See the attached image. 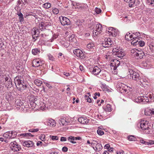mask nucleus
<instances>
[{"label": "nucleus", "instance_id": "nucleus-9", "mask_svg": "<svg viewBox=\"0 0 154 154\" xmlns=\"http://www.w3.org/2000/svg\"><path fill=\"white\" fill-rule=\"evenodd\" d=\"M112 51L116 53L115 54L118 57L121 59L125 55V53L123 51V50L120 49H119L118 48L113 49Z\"/></svg>", "mask_w": 154, "mask_h": 154}, {"label": "nucleus", "instance_id": "nucleus-8", "mask_svg": "<svg viewBox=\"0 0 154 154\" xmlns=\"http://www.w3.org/2000/svg\"><path fill=\"white\" fill-rule=\"evenodd\" d=\"M17 134L16 132L11 131L5 133L3 135V136L5 138L11 139L14 138L16 137Z\"/></svg>", "mask_w": 154, "mask_h": 154}, {"label": "nucleus", "instance_id": "nucleus-53", "mask_svg": "<svg viewBox=\"0 0 154 154\" xmlns=\"http://www.w3.org/2000/svg\"><path fill=\"white\" fill-rule=\"evenodd\" d=\"M140 79V82L142 84L143 83H146V82L148 81V80L146 79H144L143 78H141V79Z\"/></svg>", "mask_w": 154, "mask_h": 154}, {"label": "nucleus", "instance_id": "nucleus-24", "mask_svg": "<svg viewBox=\"0 0 154 154\" xmlns=\"http://www.w3.org/2000/svg\"><path fill=\"white\" fill-rule=\"evenodd\" d=\"M100 73L101 75L100 77L106 81L109 79H108L109 75L106 71L104 70H101Z\"/></svg>", "mask_w": 154, "mask_h": 154}, {"label": "nucleus", "instance_id": "nucleus-57", "mask_svg": "<svg viewBox=\"0 0 154 154\" xmlns=\"http://www.w3.org/2000/svg\"><path fill=\"white\" fill-rule=\"evenodd\" d=\"M97 132L99 135H103L104 134V132L103 131L100 130H97Z\"/></svg>", "mask_w": 154, "mask_h": 154}, {"label": "nucleus", "instance_id": "nucleus-54", "mask_svg": "<svg viewBox=\"0 0 154 154\" xmlns=\"http://www.w3.org/2000/svg\"><path fill=\"white\" fill-rule=\"evenodd\" d=\"M124 1L127 2H131V3H132V4L131 5H132L134 3L135 0H124ZM129 5H131L130 4H129Z\"/></svg>", "mask_w": 154, "mask_h": 154}, {"label": "nucleus", "instance_id": "nucleus-31", "mask_svg": "<svg viewBox=\"0 0 154 154\" xmlns=\"http://www.w3.org/2000/svg\"><path fill=\"white\" fill-rule=\"evenodd\" d=\"M102 146L101 144L98 143L96 144L93 149L96 151H99L102 149Z\"/></svg>", "mask_w": 154, "mask_h": 154}, {"label": "nucleus", "instance_id": "nucleus-40", "mask_svg": "<svg viewBox=\"0 0 154 154\" xmlns=\"http://www.w3.org/2000/svg\"><path fill=\"white\" fill-rule=\"evenodd\" d=\"M150 49L152 52H154V43L149 42L148 43Z\"/></svg>", "mask_w": 154, "mask_h": 154}, {"label": "nucleus", "instance_id": "nucleus-34", "mask_svg": "<svg viewBox=\"0 0 154 154\" xmlns=\"http://www.w3.org/2000/svg\"><path fill=\"white\" fill-rule=\"evenodd\" d=\"M149 63V62H142L141 63V66L146 68H149L150 66L149 64L148 63Z\"/></svg>", "mask_w": 154, "mask_h": 154}, {"label": "nucleus", "instance_id": "nucleus-5", "mask_svg": "<svg viewBox=\"0 0 154 154\" xmlns=\"http://www.w3.org/2000/svg\"><path fill=\"white\" fill-rule=\"evenodd\" d=\"M132 99L134 101L137 103H140L141 102L147 103L149 101L148 97L146 96L138 97L134 96L132 97Z\"/></svg>", "mask_w": 154, "mask_h": 154}, {"label": "nucleus", "instance_id": "nucleus-11", "mask_svg": "<svg viewBox=\"0 0 154 154\" xmlns=\"http://www.w3.org/2000/svg\"><path fill=\"white\" fill-rule=\"evenodd\" d=\"M44 62L40 59L37 58L34 59L32 62V66L35 67H38L42 66Z\"/></svg>", "mask_w": 154, "mask_h": 154}, {"label": "nucleus", "instance_id": "nucleus-49", "mask_svg": "<svg viewBox=\"0 0 154 154\" xmlns=\"http://www.w3.org/2000/svg\"><path fill=\"white\" fill-rule=\"evenodd\" d=\"M79 7L80 8V10L86 8L87 6V5L85 4H81L79 3Z\"/></svg>", "mask_w": 154, "mask_h": 154}, {"label": "nucleus", "instance_id": "nucleus-2", "mask_svg": "<svg viewBox=\"0 0 154 154\" xmlns=\"http://www.w3.org/2000/svg\"><path fill=\"white\" fill-rule=\"evenodd\" d=\"M131 56L137 59L142 58L144 55L142 50L139 51L136 48L131 49Z\"/></svg>", "mask_w": 154, "mask_h": 154}, {"label": "nucleus", "instance_id": "nucleus-51", "mask_svg": "<svg viewBox=\"0 0 154 154\" xmlns=\"http://www.w3.org/2000/svg\"><path fill=\"white\" fill-rule=\"evenodd\" d=\"M101 10L97 8H96L94 10V12H95L97 14H99L101 13Z\"/></svg>", "mask_w": 154, "mask_h": 154}, {"label": "nucleus", "instance_id": "nucleus-46", "mask_svg": "<svg viewBox=\"0 0 154 154\" xmlns=\"http://www.w3.org/2000/svg\"><path fill=\"white\" fill-rule=\"evenodd\" d=\"M4 78L5 79V82H6L9 80H11V79L9 77V75L8 74L7 75H4Z\"/></svg>", "mask_w": 154, "mask_h": 154}, {"label": "nucleus", "instance_id": "nucleus-27", "mask_svg": "<svg viewBox=\"0 0 154 154\" xmlns=\"http://www.w3.org/2000/svg\"><path fill=\"white\" fill-rule=\"evenodd\" d=\"M39 32V30L36 28H33L32 30V34L34 39H35V37H37L38 36Z\"/></svg>", "mask_w": 154, "mask_h": 154}, {"label": "nucleus", "instance_id": "nucleus-32", "mask_svg": "<svg viewBox=\"0 0 154 154\" xmlns=\"http://www.w3.org/2000/svg\"><path fill=\"white\" fill-rule=\"evenodd\" d=\"M152 109L147 108L145 110V114L146 115L150 116L152 115Z\"/></svg>", "mask_w": 154, "mask_h": 154}, {"label": "nucleus", "instance_id": "nucleus-47", "mask_svg": "<svg viewBox=\"0 0 154 154\" xmlns=\"http://www.w3.org/2000/svg\"><path fill=\"white\" fill-rule=\"evenodd\" d=\"M128 139L130 141H135L136 139L135 137L132 135L128 137Z\"/></svg>", "mask_w": 154, "mask_h": 154}, {"label": "nucleus", "instance_id": "nucleus-4", "mask_svg": "<svg viewBox=\"0 0 154 154\" xmlns=\"http://www.w3.org/2000/svg\"><path fill=\"white\" fill-rule=\"evenodd\" d=\"M120 62L116 59L112 60L110 62V66L113 73L116 74L117 72L116 70L117 67L120 65Z\"/></svg>", "mask_w": 154, "mask_h": 154}, {"label": "nucleus", "instance_id": "nucleus-25", "mask_svg": "<svg viewBox=\"0 0 154 154\" xmlns=\"http://www.w3.org/2000/svg\"><path fill=\"white\" fill-rule=\"evenodd\" d=\"M136 35V33L131 34L129 32H128L125 36V39L127 40H132L134 38H135Z\"/></svg>", "mask_w": 154, "mask_h": 154}, {"label": "nucleus", "instance_id": "nucleus-13", "mask_svg": "<svg viewBox=\"0 0 154 154\" xmlns=\"http://www.w3.org/2000/svg\"><path fill=\"white\" fill-rule=\"evenodd\" d=\"M90 71L92 74L97 75L100 72L101 70L100 68L97 66H96L94 67L90 68Z\"/></svg>", "mask_w": 154, "mask_h": 154}, {"label": "nucleus", "instance_id": "nucleus-26", "mask_svg": "<svg viewBox=\"0 0 154 154\" xmlns=\"http://www.w3.org/2000/svg\"><path fill=\"white\" fill-rule=\"evenodd\" d=\"M22 144L24 146H26L27 147H32L34 145V143L31 140H28L24 141L23 142Z\"/></svg>", "mask_w": 154, "mask_h": 154}, {"label": "nucleus", "instance_id": "nucleus-10", "mask_svg": "<svg viewBox=\"0 0 154 154\" xmlns=\"http://www.w3.org/2000/svg\"><path fill=\"white\" fill-rule=\"evenodd\" d=\"M10 146L11 150L14 152L18 151L21 149L20 146L15 141L11 142Z\"/></svg>", "mask_w": 154, "mask_h": 154}, {"label": "nucleus", "instance_id": "nucleus-56", "mask_svg": "<svg viewBox=\"0 0 154 154\" xmlns=\"http://www.w3.org/2000/svg\"><path fill=\"white\" fill-rule=\"evenodd\" d=\"M33 2L35 3H37L38 4H41L42 3V0H35V1H33Z\"/></svg>", "mask_w": 154, "mask_h": 154}, {"label": "nucleus", "instance_id": "nucleus-39", "mask_svg": "<svg viewBox=\"0 0 154 154\" xmlns=\"http://www.w3.org/2000/svg\"><path fill=\"white\" fill-rule=\"evenodd\" d=\"M89 96H90V95L89 93H88V95H85V99L87 101L90 103L91 102V100L90 98L89 97Z\"/></svg>", "mask_w": 154, "mask_h": 154}, {"label": "nucleus", "instance_id": "nucleus-6", "mask_svg": "<svg viewBox=\"0 0 154 154\" xmlns=\"http://www.w3.org/2000/svg\"><path fill=\"white\" fill-rule=\"evenodd\" d=\"M128 78L134 80H137L139 79L140 76L139 73L137 72L134 71L132 69H128Z\"/></svg>", "mask_w": 154, "mask_h": 154}, {"label": "nucleus", "instance_id": "nucleus-3", "mask_svg": "<svg viewBox=\"0 0 154 154\" xmlns=\"http://www.w3.org/2000/svg\"><path fill=\"white\" fill-rule=\"evenodd\" d=\"M22 78L20 77L17 76L14 79V81L16 86L20 90L25 89L26 86L24 85Z\"/></svg>", "mask_w": 154, "mask_h": 154}, {"label": "nucleus", "instance_id": "nucleus-45", "mask_svg": "<svg viewBox=\"0 0 154 154\" xmlns=\"http://www.w3.org/2000/svg\"><path fill=\"white\" fill-rule=\"evenodd\" d=\"M45 135L44 134H41L39 136V139L42 140V141H45Z\"/></svg>", "mask_w": 154, "mask_h": 154}, {"label": "nucleus", "instance_id": "nucleus-55", "mask_svg": "<svg viewBox=\"0 0 154 154\" xmlns=\"http://www.w3.org/2000/svg\"><path fill=\"white\" fill-rule=\"evenodd\" d=\"M48 59L49 60H54V57L50 54H48Z\"/></svg>", "mask_w": 154, "mask_h": 154}, {"label": "nucleus", "instance_id": "nucleus-43", "mask_svg": "<svg viewBox=\"0 0 154 154\" xmlns=\"http://www.w3.org/2000/svg\"><path fill=\"white\" fill-rule=\"evenodd\" d=\"M52 11L54 14H57L59 12L58 9L55 8H52Z\"/></svg>", "mask_w": 154, "mask_h": 154}, {"label": "nucleus", "instance_id": "nucleus-62", "mask_svg": "<svg viewBox=\"0 0 154 154\" xmlns=\"http://www.w3.org/2000/svg\"><path fill=\"white\" fill-rule=\"evenodd\" d=\"M72 4L75 8V7H77V6H79V3L75 2H73L72 3Z\"/></svg>", "mask_w": 154, "mask_h": 154}, {"label": "nucleus", "instance_id": "nucleus-58", "mask_svg": "<svg viewBox=\"0 0 154 154\" xmlns=\"http://www.w3.org/2000/svg\"><path fill=\"white\" fill-rule=\"evenodd\" d=\"M75 39L74 38V35H72L69 38V40L71 42H72L74 41Z\"/></svg>", "mask_w": 154, "mask_h": 154}, {"label": "nucleus", "instance_id": "nucleus-17", "mask_svg": "<svg viewBox=\"0 0 154 154\" xmlns=\"http://www.w3.org/2000/svg\"><path fill=\"white\" fill-rule=\"evenodd\" d=\"M44 123L45 125L50 127H54L56 125V122L54 120L51 119H47L46 121Z\"/></svg>", "mask_w": 154, "mask_h": 154}, {"label": "nucleus", "instance_id": "nucleus-48", "mask_svg": "<svg viewBox=\"0 0 154 154\" xmlns=\"http://www.w3.org/2000/svg\"><path fill=\"white\" fill-rule=\"evenodd\" d=\"M34 14L32 12H28L26 13L24 15V17H27L28 16H33L35 17V15H34Z\"/></svg>", "mask_w": 154, "mask_h": 154}, {"label": "nucleus", "instance_id": "nucleus-37", "mask_svg": "<svg viewBox=\"0 0 154 154\" xmlns=\"http://www.w3.org/2000/svg\"><path fill=\"white\" fill-rule=\"evenodd\" d=\"M40 50L37 48L33 49L32 50V54L34 55H37L40 53Z\"/></svg>", "mask_w": 154, "mask_h": 154}, {"label": "nucleus", "instance_id": "nucleus-44", "mask_svg": "<svg viewBox=\"0 0 154 154\" xmlns=\"http://www.w3.org/2000/svg\"><path fill=\"white\" fill-rule=\"evenodd\" d=\"M141 38H140V41L139 42V44L138 45H139L140 47H143L145 45V43L143 41L141 40Z\"/></svg>", "mask_w": 154, "mask_h": 154}, {"label": "nucleus", "instance_id": "nucleus-7", "mask_svg": "<svg viewBox=\"0 0 154 154\" xmlns=\"http://www.w3.org/2000/svg\"><path fill=\"white\" fill-rule=\"evenodd\" d=\"M106 34H108L110 35H111L113 37L117 36L119 34L118 30L112 27L109 28L108 30L106 32Z\"/></svg>", "mask_w": 154, "mask_h": 154}, {"label": "nucleus", "instance_id": "nucleus-63", "mask_svg": "<svg viewBox=\"0 0 154 154\" xmlns=\"http://www.w3.org/2000/svg\"><path fill=\"white\" fill-rule=\"evenodd\" d=\"M30 6L32 8H34L36 7V5H35V3H33L32 2L31 4H30Z\"/></svg>", "mask_w": 154, "mask_h": 154}, {"label": "nucleus", "instance_id": "nucleus-59", "mask_svg": "<svg viewBox=\"0 0 154 154\" xmlns=\"http://www.w3.org/2000/svg\"><path fill=\"white\" fill-rule=\"evenodd\" d=\"M5 82L6 86H10V85H12V82L11 81V80H9V81Z\"/></svg>", "mask_w": 154, "mask_h": 154}, {"label": "nucleus", "instance_id": "nucleus-38", "mask_svg": "<svg viewBox=\"0 0 154 154\" xmlns=\"http://www.w3.org/2000/svg\"><path fill=\"white\" fill-rule=\"evenodd\" d=\"M34 83L36 85L39 86L41 85L42 82L39 79H37L35 80Z\"/></svg>", "mask_w": 154, "mask_h": 154}, {"label": "nucleus", "instance_id": "nucleus-36", "mask_svg": "<svg viewBox=\"0 0 154 154\" xmlns=\"http://www.w3.org/2000/svg\"><path fill=\"white\" fill-rule=\"evenodd\" d=\"M146 2L148 5L154 6V0H146Z\"/></svg>", "mask_w": 154, "mask_h": 154}, {"label": "nucleus", "instance_id": "nucleus-19", "mask_svg": "<svg viewBox=\"0 0 154 154\" xmlns=\"http://www.w3.org/2000/svg\"><path fill=\"white\" fill-rule=\"evenodd\" d=\"M116 86L118 88H119L120 90H124L125 91H126L127 88H128L127 86L120 82H119L117 83Z\"/></svg>", "mask_w": 154, "mask_h": 154}, {"label": "nucleus", "instance_id": "nucleus-41", "mask_svg": "<svg viewBox=\"0 0 154 154\" xmlns=\"http://www.w3.org/2000/svg\"><path fill=\"white\" fill-rule=\"evenodd\" d=\"M51 6V4L49 3H46L43 5V7L44 8L46 9H48Z\"/></svg>", "mask_w": 154, "mask_h": 154}, {"label": "nucleus", "instance_id": "nucleus-61", "mask_svg": "<svg viewBox=\"0 0 154 154\" xmlns=\"http://www.w3.org/2000/svg\"><path fill=\"white\" fill-rule=\"evenodd\" d=\"M101 88L104 90L107 88V86L105 84H101Z\"/></svg>", "mask_w": 154, "mask_h": 154}, {"label": "nucleus", "instance_id": "nucleus-52", "mask_svg": "<svg viewBox=\"0 0 154 154\" xmlns=\"http://www.w3.org/2000/svg\"><path fill=\"white\" fill-rule=\"evenodd\" d=\"M50 138L53 140H57L59 139L58 137L57 136H50Z\"/></svg>", "mask_w": 154, "mask_h": 154}, {"label": "nucleus", "instance_id": "nucleus-30", "mask_svg": "<svg viewBox=\"0 0 154 154\" xmlns=\"http://www.w3.org/2000/svg\"><path fill=\"white\" fill-rule=\"evenodd\" d=\"M14 101V103H15V104L18 106V107H17V108H19V106L20 107L21 106H22V105L23 104V103L20 99H15Z\"/></svg>", "mask_w": 154, "mask_h": 154}, {"label": "nucleus", "instance_id": "nucleus-42", "mask_svg": "<svg viewBox=\"0 0 154 154\" xmlns=\"http://www.w3.org/2000/svg\"><path fill=\"white\" fill-rule=\"evenodd\" d=\"M2 117L1 119V123L2 124H4L7 121L8 117L7 116L5 115V116L3 117L2 116Z\"/></svg>", "mask_w": 154, "mask_h": 154}, {"label": "nucleus", "instance_id": "nucleus-35", "mask_svg": "<svg viewBox=\"0 0 154 154\" xmlns=\"http://www.w3.org/2000/svg\"><path fill=\"white\" fill-rule=\"evenodd\" d=\"M17 14L18 15L19 17V20L20 22H22L23 21V15L22 13L20 12H17Z\"/></svg>", "mask_w": 154, "mask_h": 154}, {"label": "nucleus", "instance_id": "nucleus-50", "mask_svg": "<svg viewBox=\"0 0 154 154\" xmlns=\"http://www.w3.org/2000/svg\"><path fill=\"white\" fill-rule=\"evenodd\" d=\"M91 146L93 148H94L95 145H96V144H97V142L96 141L94 140H92L91 141Z\"/></svg>", "mask_w": 154, "mask_h": 154}, {"label": "nucleus", "instance_id": "nucleus-28", "mask_svg": "<svg viewBox=\"0 0 154 154\" xmlns=\"http://www.w3.org/2000/svg\"><path fill=\"white\" fill-rule=\"evenodd\" d=\"M81 139V138L80 137H74L72 136H70L68 138V140L73 143H76L75 140H80Z\"/></svg>", "mask_w": 154, "mask_h": 154}, {"label": "nucleus", "instance_id": "nucleus-18", "mask_svg": "<svg viewBox=\"0 0 154 154\" xmlns=\"http://www.w3.org/2000/svg\"><path fill=\"white\" fill-rule=\"evenodd\" d=\"M69 122V121L68 119L65 117L61 118L59 121V123L61 126L67 125Z\"/></svg>", "mask_w": 154, "mask_h": 154}, {"label": "nucleus", "instance_id": "nucleus-33", "mask_svg": "<svg viewBox=\"0 0 154 154\" xmlns=\"http://www.w3.org/2000/svg\"><path fill=\"white\" fill-rule=\"evenodd\" d=\"M103 108L106 111L111 112L112 111L111 107L109 104H107L106 106H104Z\"/></svg>", "mask_w": 154, "mask_h": 154}, {"label": "nucleus", "instance_id": "nucleus-14", "mask_svg": "<svg viewBox=\"0 0 154 154\" xmlns=\"http://www.w3.org/2000/svg\"><path fill=\"white\" fill-rule=\"evenodd\" d=\"M102 30L101 25L97 24L96 26L95 29L93 31V34L94 36H96L100 33Z\"/></svg>", "mask_w": 154, "mask_h": 154}, {"label": "nucleus", "instance_id": "nucleus-16", "mask_svg": "<svg viewBox=\"0 0 154 154\" xmlns=\"http://www.w3.org/2000/svg\"><path fill=\"white\" fill-rule=\"evenodd\" d=\"M59 19L62 25L64 26L69 24L70 21L69 19L67 17L62 16H60Z\"/></svg>", "mask_w": 154, "mask_h": 154}, {"label": "nucleus", "instance_id": "nucleus-64", "mask_svg": "<svg viewBox=\"0 0 154 154\" xmlns=\"http://www.w3.org/2000/svg\"><path fill=\"white\" fill-rule=\"evenodd\" d=\"M70 90V88H68L66 89V93L68 95L71 94Z\"/></svg>", "mask_w": 154, "mask_h": 154}, {"label": "nucleus", "instance_id": "nucleus-22", "mask_svg": "<svg viewBox=\"0 0 154 154\" xmlns=\"http://www.w3.org/2000/svg\"><path fill=\"white\" fill-rule=\"evenodd\" d=\"M87 48L88 50L91 51H93L96 49V47L93 42L89 43L87 45Z\"/></svg>", "mask_w": 154, "mask_h": 154}, {"label": "nucleus", "instance_id": "nucleus-20", "mask_svg": "<svg viewBox=\"0 0 154 154\" xmlns=\"http://www.w3.org/2000/svg\"><path fill=\"white\" fill-rule=\"evenodd\" d=\"M78 121L82 124H87L90 123L91 120L86 117H82L78 118Z\"/></svg>", "mask_w": 154, "mask_h": 154}, {"label": "nucleus", "instance_id": "nucleus-29", "mask_svg": "<svg viewBox=\"0 0 154 154\" xmlns=\"http://www.w3.org/2000/svg\"><path fill=\"white\" fill-rule=\"evenodd\" d=\"M140 142L141 143L143 144L146 145H152L154 144V141L152 140H149L147 141H145L143 139L140 140Z\"/></svg>", "mask_w": 154, "mask_h": 154}, {"label": "nucleus", "instance_id": "nucleus-15", "mask_svg": "<svg viewBox=\"0 0 154 154\" xmlns=\"http://www.w3.org/2000/svg\"><path fill=\"white\" fill-rule=\"evenodd\" d=\"M136 37L135 38H134L131 42V44L132 45L134 46H136L138 45L139 42L140 41V37L137 38V37L140 36V34L139 32H137L136 33Z\"/></svg>", "mask_w": 154, "mask_h": 154}, {"label": "nucleus", "instance_id": "nucleus-1", "mask_svg": "<svg viewBox=\"0 0 154 154\" xmlns=\"http://www.w3.org/2000/svg\"><path fill=\"white\" fill-rule=\"evenodd\" d=\"M140 127L142 129L144 130L146 134H149L150 133L151 126L148 121L144 120H141L140 122Z\"/></svg>", "mask_w": 154, "mask_h": 154}, {"label": "nucleus", "instance_id": "nucleus-21", "mask_svg": "<svg viewBox=\"0 0 154 154\" xmlns=\"http://www.w3.org/2000/svg\"><path fill=\"white\" fill-rule=\"evenodd\" d=\"M74 54L78 57H79L82 58L84 57V54L83 51L79 49H75L73 51Z\"/></svg>", "mask_w": 154, "mask_h": 154}, {"label": "nucleus", "instance_id": "nucleus-12", "mask_svg": "<svg viewBox=\"0 0 154 154\" xmlns=\"http://www.w3.org/2000/svg\"><path fill=\"white\" fill-rule=\"evenodd\" d=\"M112 43L110 38H105L102 41V45L105 48L109 47L112 45Z\"/></svg>", "mask_w": 154, "mask_h": 154}, {"label": "nucleus", "instance_id": "nucleus-23", "mask_svg": "<svg viewBox=\"0 0 154 154\" xmlns=\"http://www.w3.org/2000/svg\"><path fill=\"white\" fill-rule=\"evenodd\" d=\"M6 98L7 100L9 101L11 103H14V100L15 99L12 93H8L6 96Z\"/></svg>", "mask_w": 154, "mask_h": 154}, {"label": "nucleus", "instance_id": "nucleus-60", "mask_svg": "<svg viewBox=\"0 0 154 154\" xmlns=\"http://www.w3.org/2000/svg\"><path fill=\"white\" fill-rule=\"evenodd\" d=\"M117 154H125L124 151L122 150L117 151L116 152Z\"/></svg>", "mask_w": 154, "mask_h": 154}]
</instances>
